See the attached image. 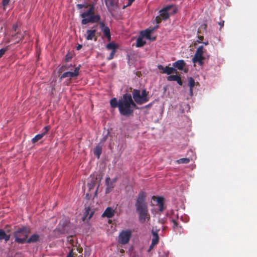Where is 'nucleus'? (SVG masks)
Wrapping results in <instances>:
<instances>
[{"label": "nucleus", "instance_id": "f257e3e1", "mask_svg": "<svg viewBox=\"0 0 257 257\" xmlns=\"http://www.w3.org/2000/svg\"><path fill=\"white\" fill-rule=\"evenodd\" d=\"M132 96L130 93H125L122 97L119 99V112L123 116H129L132 115L134 109H138L136 103L143 104L149 100L148 96V92L146 89H143L141 93L139 89H134L132 91Z\"/></svg>", "mask_w": 257, "mask_h": 257}, {"label": "nucleus", "instance_id": "f03ea898", "mask_svg": "<svg viewBox=\"0 0 257 257\" xmlns=\"http://www.w3.org/2000/svg\"><path fill=\"white\" fill-rule=\"evenodd\" d=\"M146 194L144 192L141 191L139 193L135 206L136 211L139 215V220L141 223H145L146 219H150V215L148 212V209L146 202Z\"/></svg>", "mask_w": 257, "mask_h": 257}, {"label": "nucleus", "instance_id": "7ed1b4c3", "mask_svg": "<svg viewBox=\"0 0 257 257\" xmlns=\"http://www.w3.org/2000/svg\"><path fill=\"white\" fill-rule=\"evenodd\" d=\"M80 17L82 18L81 22L82 25L98 23L101 19L99 15L94 14V7L93 5H90L89 9L81 13Z\"/></svg>", "mask_w": 257, "mask_h": 257}, {"label": "nucleus", "instance_id": "20e7f679", "mask_svg": "<svg viewBox=\"0 0 257 257\" xmlns=\"http://www.w3.org/2000/svg\"><path fill=\"white\" fill-rule=\"evenodd\" d=\"M30 233V230L27 227L19 228L14 233L15 241L21 244L26 243Z\"/></svg>", "mask_w": 257, "mask_h": 257}, {"label": "nucleus", "instance_id": "39448f33", "mask_svg": "<svg viewBox=\"0 0 257 257\" xmlns=\"http://www.w3.org/2000/svg\"><path fill=\"white\" fill-rule=\"evenodd\" d=\"M177 12V8L174 5L167 6L159 11L160 16L163 20H166L170 16L176 14Z\"/></svg>", "mask_w": 257, "mask_h": 257}, {"label": "nucleus", "instance_id": "423d86ee", "mask_svg": "<svg viewBox=\"0 0 257 257\" xmlns=\"http://www.w3.org/2000/svg\"><path fill=\"white\" fill-rule=\"evenodd\" d=\"M132 231L131 230H123L118 236V242L121 244H126L128 243L132 236Z\"/></svg>", "mask_w": 257, "mask_h": 257}, {"label": "nucleus", "instance_id": "0eeeda50", "mask_svg": "<svg viewBox=\"0 0 257 257\" xmlns=\"http://www.w3.org/2000/svg\"><path fill=\"white\" fill-rule=\"evenodd\" d=\"M80 66L76 67L73 72L67 71L63 73L60 77V79L62 80L66 77L73 78L76 77L79 74Z\"/></svg>", "mask_w": 257, "mask_h": 257}, {"label": "nucleus", "instance_id": "6e6552de", "mask_svg": "<svg viewBox=\"0 0 257 257\" xmlns=\"http://www.w3.org/2000/svg\"><path fill=\"white\" fill-rule=\"evenodd\" d=\"M158 68L161 70V72L164 74H167L168 75H171L172 73L177 74L178 72L177 69L174 67H170L168 66L164 67L162 65H158Z\"/></svg>", "mask_w": 257, "mask_h": 257}, {"label": "nucleus", "instance_id": "1a4fd4ad", "mask_svg": "<svg viewBox=\"0 0 257 257\" xmlns=\"http://www.w3.org/2000/svg\"><path fill=\"white\" fill-rule=\"evenodd\" d=\"M100 28L101 31L103 33L104 36L106 38L108 41H110L111 40V35L109 28L105 26L104 22H100Z\"/></svg>", "mask_w": 257, "mask_h": 257}, {"label": "nucleus", "instance_id": "9d476101", "mask_svg": "<svg viewBox=\"0 0 257 257\" xmlns=\"http://www.w3.org/2000/svg\"><path fill=\"white\" fill-rule=\"evenodd\" d=\"M152 199L154 201H156L157 202V205L159 206V210L160 211L162 212L165 209L164 207V198L161 196L156 197L153 196Z\"/></svg>", "mask_w": 257, "mask_h": 257}, {"label": "nucleus", "instance_id": "9b49d317", "mask_svg": "<svg viewBox=\"0 0 257 257\" xmlns=\"http://www.w3.org/2000/svg\"><path fill=\"white\" fill-rule=\"evenodd\" d=\"M96 29H89L87 30L86 32L85 38L87 40H92L93 39L95 41L97 40L96 36Z\"/></svg>", "mask_w": 257, "mask_h": 257}, {"label": "nucleus", "instance_id": "f8f14e48", "mask_svg": "<svg viewBox=\"0 0 257 257\" xmlns=\"http://www.w3.org/2000/svg\"><path fill=\"white\" fill-rule=\"evenodd\" d=\"M159 27L158 25L154 27L153 29H147L145 31H143L141 32V35L142 37H145L146 39H151V34L153 33L154 30L156 29H157Z\"/></svg>", "mask_w": 257, "mask_h": 257}, {"label": "nucleus", "instance_id": "ddd939ff", "mask_svg": "<svg viewBox=\"0 0 257 257\" xmlns=\"http://www.w3.org/2000/svg\"><path fill=\"white\" fill-rule=\"evenodd\" d=\"M168 81H175L179 85H182L183 82L181 77L178 75H170L167 78Z\"/></svg>", "mask_w": 257, "mask_h": 257}, {"label": "nucleus", "instance_id": "4468645a", "mask_svg": "<svg viewBox=\"0 0 257 257\" xmlns=\"http://www.w3.org/2000/svg\"><path fill=\"white\" fill-rule=\"evenodd\" d=\"M114 214V210L110 207H107L102 214V217H106L108 218H111Z\"/></svg>", "mask_w": 257, "mask_h": 257}, {"label": "nucleus", "instance_id": "2eb2a0df", "mask_svg": "<svg viewBox=\"0 0 257 257\" xmlns=\"http://www.w3.org/2000/svg\"><path fill=\"white\" fill-rule=\"evenodd\" d=\"M105 184L106 186L105 192L106 193H108L111 192L114 188V185L113 182L111 181L110 178L109 177H107L106 178Z\"/></svg>", "mask_w": 257, "mask_h": 257}, {"label": "nucleus", "instance_id": "dca6fc26", "mask_svg": "<svg viewBox=\"0 0 257 257\" xmlns=\"http://www.w3.org/2000/svg\"><path fill=\"white\" fill-rule=\"evenodd\" d=\"M186 63L183 60H179L173 63V66L179 70H182Z\"/></svg>", "mask_w": 257, "mask_h": 257}, {"label": "nucleus", "instance_id": "f3484780", "mask_svg": "<svg viewBox=\"0 0 257 257\" xmlns=\"http://www.w3.org/2000/svg\"><path fill=\"white\" fill-rule=\"evenodd\" d=\"M205 59V57L203 56L198 55L195 54L192 58V62L194 64L198 63L200 65H203V60Z\"/></svg>", "mask_w": 257, "mask_h": 257}, {"label": "nucleus", "instance_id": "a211bd4d", "mask_svg": "<svg viewBox=\"0 0 257 257\" xmlns=\"http://www.w3.org/2000/svg\"><path fill=\"white\" fill-rule=\"evenodd\" d=\"M102 146L99 145H97L94 149L93 153L94 155L99 159L102 153Z\"/></svg>", "mask_w": 257, "mask_h": 257}, {"label": "nucleus", "instance_id": "6ab92c4d", "mask_svg": "<svg viewBox=\"0 0 257 257\" xmlns=\"http://www.w3.org/2000/svg\"><path fill=\"white\" fill-rule=\"evenodd\" d=\"M40 236L37 234H34L30 236V237L27 239L26 243H31L32 242H36L39 240Z\"/></svg>", "mask_w": 257, "mask_h": 257}, {"label": "nucleus", "instance_id": "aec40b11", "mask_svg": "<svg viewBox=\"0 0 257 257\" xmlns=\"http://www.w3.org/2000/svg\"><path fill=\"white\" fill-rule=\"evenodd\" d=\"M10 235L7 234L4 230L0 229V240L5 239V240L7 242L10 240Z\"/></svg>", "mask_w": 257, "mask_h": 257}, {"label": "nucleus", "instance_id": "412c9836", "mask_svg": "<svg viewBox=\"0 0 257 257\" xmlns=\"http://www.w3.org/2000/svg\"><path fill=\"white\" fill-rule=\"evenodd\" d=\"M110 105L112 108H115L118 107L119 109V99L117 101V99L115 97L112 98L110 100Z\"/></svg>", "mask_w": 257, "mask_h": 257}, {"label": "nucleus", "instance_id": "4be33fe9", "mask_svg": "<svg viewBox=\"0 0 257 257\" xmlns=\"http://www.w3.org/2000/svg\"><path fill=\"white\" fill-rule=\"evenodd\" d=\"M90 212V209L89 207H88L87 208H86L85 209V211L84 212V217H83V220H84L85 219H86V218L88 217V219H90L93 216V212Z\"/></svg>", "mask_w": 257, "mask_h": 257}, {"label": "nucleus", "instance_id": "5701e85b", "mask_svg": "<svg viewBox=\"0 0 257 257\" xmlns=\"http://www.w3.org/2000/svg\"><path fill=\"white\" fill-rule=\"evenodd\" d=\"M96 180H97L96 177H93L91 179L90 182L88 183L87 185H88V187L90 190L93 189L94 187H95V186L96 185Z\"/></svg>", "mask_w": 257, "mask_h": 257}, {"label": "nucleus", "instance_id": "b1692460", "mask_svg": "<svg viewBox=\"0 0 257 257\" xmlns=\"http://www.w3.org/2000/svg\"><path fill=\"white\" fill-rule=\"evenodd\" d=\"M106 48L107 50H112V51H116L118 46L115 43L111 42L106 45Z\"/></svg>", "mask_w": 257, "mask_h": 257}, {"label": "nucleus", "instance_id": "393cba45", "mask_svg": "<svg viewBox=\"0 0 257 257\" xmlns=\"http://www.w3.org/2000/svg\"><path fill=\"white\" fill-rule=\"evenodd\" d=\"M146 44V41H144L142 37H139L137 40L136 47H141Z\"/></svg>", "mask_w": 257, "mask_h": 257}, {"label": "nucleus", "instance_id": "a878e982", "mask_svg": "<svg viewBox=\"0 0 257 257\" xmlns=\"http://www.w3.org/2000/svg\"><path fill=\"white\" fill-rule=\"evenodd\" d=\"M44 136L42 134L37 135L32 140V142L33 144H35L38 141L40 140Z\"/></svg>", "mask_w": 257, "mask_h": 257}, {"label": "nucleus", "instance_id": "bb28decb", "mask_svg": "<svg viewBox=\"0 0 257 257\" xmlns=\"http://www.w3.org/2000/svg\"><path fill=\"white\" fill-rule=\"evenodd\" d=\"M204 52L203 46H200L197 49L195 54L203 56Z\"/></svg>", "mask_w": 257, "mask_h": 257}, {"label": "nucleus", "instance_id": "cd10ccee", "mask_svg": "<svg viewBox=\"0 0 257 257\" xmlns=\"http://www.w3.org/2000/svg\"><path fill=\"white\" fill-rule=\"evenodd\" d=\"M104 1L108 9H109L110 7H113L114 6V0H104Z\"/></svg>", "mask_w": 257, "mask_h": 257}, {"label": "nucleus", "instance_id": "c85d7f7f", "mask_svg": "<svg viewBox=\"0 0 257 257\" xmlns=\"http://www.w3.org/2000/svg\"><path fill=\"white\" fill-rule=\"evenodd\" d=\"M207 28V25L206 24H203L201 25L198 29V34H201L203 32H206Z\"/></svg>", "mask_w": 257, "mask_h": 257}, {"label": "nucleus", "instance_id": "c756f323", "mask_svg": "<svg viewBox=\"0 0 257 257\" xmlns=\"http://www.w3.org/2000/svg\"><path fill=\"white\" fill-rule=\"evenodd\" d=\"M190 160L188 158H181L177 161L178 164H188Z\"/></svg>", "mask_w": 257, "mask_h": 257}, {"label": "nucleus", "instance_id": "7c9ffc66", "mask_svg": "<svg viewBox=\"0 0 257 257\" xmlns=\"http://www.w3.org/2000/svg\"><path fill=\"white\" fill-rule=\"evenodd\" d=\"M195 85V82L194 79L192 77L189 78L188 86L189 87L193 88Z\"/></svg>", "mask_w": 257, "mask_h": 257}, {"label": "nucleus", "instance_id": "2f4dec72", "mask_svg": "<svg viewBox=\"0 0 257 257\" xmlns=\"http://www.w3.org/2000/svg\"><path fill=\"white\" fill-rule=\"evenodd\" d=\"M159 242V236L153 237L152 240V245H156Z\"/></svg>", "mask_w": 257, "mask_h": 257}, {"label": "nucleus", "instance_id": "473e14b6", "mask_svg": "<svg viewBox=\"0 0 257 257\" xmlns=\"http://www.w3.org/2000/svg\"><path fill=\"white\" fill-rule=\"evenodd\" d=\"M8 50L7 48H2L0 49V58L5 54L6 52Z\"/></svg>", "mask_w": 257, "mask_h": 257}, {"label": "nucleus", "instance_id": "72a5a7b5", "mask_svg": "<svg viewBox=\"0 0 257 257\" xmlns=\"http://www.w3.org/2000/svg\"><path fill=\"white\" fill-rule=\"evenodd\" d=\"M67 239V241L69 242L72 246L74 245V240L72 236H68Z\"/></svg>", "mask_w": 257, "mask_h": 257}, {"label": "nucleus", "instance_id": "f704fd0d", "mask_svg": "<svg viewBox=\"0 0 257 257\" xmlns=\"http://www.w3.org/2000/svg\"><path fill=\"white\" fill-rule=\"evenodd\" d=\"M115 52H116V51H112L111 52L110 54H109V57L107 58V59L108 60L112 59L114 57V55Z\"/></svg>", "mask_w": 257, "mask_h": 257}, {"label": "nucleus", "instance_id": "c9c22d12", "mask_svg": "<svg viewBox=\"0 0 257 257\" xmlns=\"http://www.w3.org/2000/svg\"><path fill=\"white\" fill-rule=\"evenodd\" d=\"M171 222L173 223V225H173V228H175V227H179L180 228L181 227V226L178 225V223L177 222V221L175 219H172L171 220Z\"/></svg>", "mask_w": 257, "mask_h": 257}, {"label": "nucleus", "instance_id": "e433bc0d", "mask_svg": "<svg viewBox=\"0 0 257 257\" xmlns=\"http://www.w3.org/2000/svg\"><path fill=\"white\" fill-rule=\"evenodd\" d=\"M88 7L87 5H84V4H77V8L78 9H81L83 8H87Z\"/></svg>", "mask_w": 257, "mask_h": 257}, {"label": "nucleus", "instance_id": "4c0bfd02", "mask_svg": "<svg viewBox=\"0 0 257 257\" xmlns=\"http://www.w3.org/2000/svg\"><path fill=\"white\" fill-rule=\"evenodd\" d=\"M155 20L157 24H159L161 22L162 19L160 16H158L156 17Z\"/></svg>", "mask_w": 257, "mask_h": 257}, {"label": "nucleus", "instance_id": "58836bf2", "mask_svg": "<svg viewBox=\"0 0 257 257\" xmlns=\"http://www.w3.org/2000/svg\"><path fill=\"white\" fill-rule=\"evenodd\" d=\"M198 40H197V42L198 43H202V41L204 39V37L203 36H200V35H198Z\"/></svg>", "mask_w": 257, "mask_h": 257}, {"label": "nucleus", "instance_id": "ea45409f", "mask_svg": "<svg viewBox=\"0 0 257 257\" xmlns=\"http://www.w3.org/2000/svg\"><path fill=\"white\" fill-rule=\"evenodd\" d=\"M10 0H3L2 5L5 7L8 5Z\"/></svg>", "mask_w": 257, "mask_h": 257}, {"label": "nucleus", "instance_id": "a19ab883", "mask_svg": "<svg viewBox=\"0 0 257 257\" xmlns=\"http://www.w3.org/2000/svg\"><path fill=\"white\" fill-rule=\"evenodd\" d=\"M135 1V0H127V2L126 4L125 5V7H129V6H131L132 4H133V3Z\"/></svg>", "mask_w": 257, "mask_h": 257}, {"label": "nucleus", "instance_id": "79ce46f5", "mask_svg": "<svg viewBox=\"0 0 257 257\" xmlns=\"http://www.w3.org/2000/svg\"><path fill=\"white\" fill-rule=\"evenodd\" d=\"M44 130L45 131L42 133V134H43V135L44 136L47 133V132H48V131L49 130V126H46L45 127H44Z\"/></svg>", "mask_w": 257, "mask_h": 257}, {"label": "nucleus", "instance_id": "37998d69", "mask_svg": "<svg viewBox=\"0 0 257 257\" xmlns=\"http://www.w3.org/2000/svg\"><path fill=\"white\" fill-rule=\"evenodd\" d=\"M107 135L108 134L103 137L100 141V143H104L106 141L107 139Z\"/></svg>", "mask_w": 257, "mask_h": 257}, {"label": "nucleus", "instance_id": "c03bdc74", "mask_svg": "<svg viewBox=\"0 0 257 257\" xmlns=\"http://www.w3.org/2000/svg\"><path fill=\"white\" fill-rule=\"evenodd\" d=\"M224 21H221L219 22H218V24L220 26V29L223 27L224 26Z\"/></svg>", "mask_w": 257, "mask_h": 257}, {"label": "nucleus", "instance_id": "a18cd8bd", "mask_svg": "<svg viewBox=\"0 0 257 257\" xmlns=\"http://www.w3.org/2000/svg\"><path fill=\"white\" fill-rule=\"evenodd\" d=\"M62 70H65L69 69V67H68L67 65H64L61 67Z\"/></svg>", "mask_w": 257, "mask_h": 257}, {"label": "nucleus", "instance_id": "49530a36", "mask_svg": "<svg viewBox=\"0 0 257 257\" xmlns=\"http://www.w3.org/2000/svg\"><path fill=\"white\" fill-rule=\"evenodd\" d=\"M189 94L191 96H192L193 95V88L189 87Z\"/></svg>", "mask_w": 257, "mask_h": 257}, {"label": "nucleus", "instance_id": "de8ad7c7", "mask_svg": "<svg viewBox=\"0 0 257 257\" xmlns=\"http://www.w3.org/2000/svg\"><path fill=\"white\" fill-rule=\"evenodd\" d=\"M152 234H153V237L159 236L157 232H155L154 231H152Z\"/></svg>", "mask_w": 257, "mask_h": 257}, {"label": "nucleus", "instance_id": "09e8293b", "mask_svg": "<svg viewBox=\"0 0 257 257\" xmlns=\"http://www.w3.org/2000/svg\"><path fill=\"white\" fill-rule=\"evenodd\" d=\"M155 245H152V243H151L150 246H149V248L148 249V251H150L151 249H152L154 247Z\"/></svg>", "mask_w": 257, "mask_h": 257}, {"label": "nucleus", "instance_id": "8fccbe9b", "mask_svg": "<svg viewBox=\"0 0 257 257\" xmlns=\"http://www.w3.org/2000/svg\"><path fill=\"white\" fill-rule=\"evenodd\" d=\"M82 47V46L80 44L78 45V46L76 47V49L77 50H80Z\"/></svg>", "mask_w": 257, "mask_h": 257}, {"label": "nucleus", "instance_id": "3c124183", "mask_svg": "<svg viewBox=\"0 0 257 257\" xmlns=\"http://www.w3.org/2000/svg\"><path fill=\"white\" fill-rule=\"evenodd\" d=\"M152 103H150L148 105H146L144 107H145V108H149V107H150L152 106Z\"/></svg>", "mask_w": 257, "mask_h": 257}, {"label": "nucleus", "instance_id": "603ef678", "mask_svg": "<svg viewBox=\"0 0 257 257\" xmlns=\"http://www.w3.org/2000/svg\"><path fill=\"white\" fill-rule=\"evenodd\" d=\"M116 180H117V178H115L112 179V180H111V181L112 182L113 184L114 183H115L116 181Z\"/></svg>", "mask_w": 257, "mask_h": 257}, {"label": "nucleus", "instance_id": "864d4df0", "mask_svg": "<svg viewBox=\"0 0 257 257\" xmlns=\"http://www.w3.org/2000/svg\"><path fill=\"white\" fill-rule=\"evenodd\" d=\"M148 40H151V41H155L156 40V37H151V39H148Z\"/></svg>", "mask_w": 257, "mask_h": 257}, {"label": "nucleus", "instance_id": "5fc2aeb1", "mask_svg": "<svg viewBox=\"0 0 257 257\" xmlns=\"http://www.w3.org/2000/svg\"><path fill=\"white\" fill-rule=\"evenodd\" d=\"M17 28V25H14L13 26V29L15 30V31H16Z\"/></svg>", "mask_w": 257, "mask_h": 257}, {"label": "nucleus", "instance_id": "6e6d98bb", "mask_svg": "<svg viewBox=\"0 0 257 257\" xmlns=\"http://www.w3.org/2000/svg\"><path fill=\"white\" fill-rule=\"evenodd\" d=\"M202 43L203 44H204V45H207L208 44V41H206V42H202Z\"/></svg>", "mask_w": 257, "mask_h": 257}, {"label": "nucleus", "instance_id": "4d7b16f0", "mask_svg": "<svg viewBox=\"0 0 257 257\" xmlns=\"http://www.w3.org/2000/svg\"><path fill=\"white\" fill-rule=\"evenodd\" d=\"M69 59H70V58H69V57H66V58H65V61H67V62H68V61H69Z\"/></svg>", "mask_w": 257, "mask_h": 257}, {"label": "nucleus", "instance_id": "13d9d810", "mask_svg": "<svg viewBox=\"0 0 257 257\" xmlns=\"http://www.w3.org/2000/svg\"><path fill=\"white\" fill-rule=\"evenodd\" d=\"M82 251V248L79 249V252H81V251Z\"/></svg>", "mask_w": 257, "mask_h": 257}, {"label": "nucleus", "instance_id": "bf43d9fd", "mask_svg": "<svg viewBox=\"0 0 257 257\" xmlns=\"http://www.w3.org/2000/svg\"><path fill=\"white\" fill-rule=\"evenodd\" d=\"M126 7H125V5H124V6H123V7H122V9H125Z\"/></svg>", "mask_w": 257, "mask_h": 257}, {"label": "nucleus", "instance_id": "052dcab7", "mask_svg": "<svg viewBox=\"0 0 257 257\" xmlns=\"http://www.w3.org/2000/svg\"><path fill=\"white\" fill-rule=\"evenodd\" d=\"M120 251H121V252H124V250L122 249Z\"/></svg>", "mask_w": 257, "mask_h": 257}, {"label": "nucleus", "instance_id": "680f3d73", "mask_svg": "<svg viewBox=\"0 0 257 257\" xmlns=\"http://www.w3.org/2000/svg\"><path fill=\"white\" fill-rule=\"evenodd\" d=\"M97 188H98V186L97 187ZM97 189H98V188H97ZM97 191V190H96L95 191V194L96 193Z\"/></svg>", "mask_w": 257, "mask_h": 257}]
</instances>
